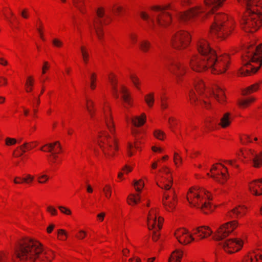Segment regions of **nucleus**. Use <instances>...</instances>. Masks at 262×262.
<instances>
[{"mask_svg": "<svg viewBox=\"0 0 262 262\" xmlns=\"http://www.w3.org/2000/svg\"><path fill=\"white\" fill-rule=\"evenodd\" d=\"M196 50L199 54L190 58V68L196 73L210 72L213 75L225 74L231 65L230 56L228 54L217 55L210 43L204 38L199 39Z\"/></svg>", "mask_w": 262, "mask_h": 262, "instance_id": "nucleus-1", "label": "nucleus"}, {"mask_svg": "<svg viewBox=\"0 0 262 262\" xmlns=\"http://www.w3.org/2000/svg\"><path fill=\"white\" fill-rule=\"evenodd\" d=\"M55 257L53 250L44 249L38 241L27 237L18 243L12 259L13 262H52Z\"/></svg>", "mask_w": 262, "mask_h": 262, "instance_id": "nucleus-2", "label": "nucleus"}, {"mask_svg": "<svg viewBox=\"0 0 262 262\" xmlns=\"http://www.w3.org/2000/svg\"><path fill=\"white\" fill-rule=\"evenodd\" d=\"M101 112L104 122L112 136L109 135L106 131L100 132L98 136V143L105 158L111 159L115 156L118 150V146L114 136L115 124L110 102L105 100L103 102Z\"/></svg>", "mask_w": 262, "mask_h": 262, "instance_id": "nucleus-3", "label": "nucleus"}, {"mask_svg": "<svg viewBox=\"0 0 262 262\" xmlns=\"http://www.w3.org/2000/svg\"><path fill=\"white\" fill-rule=\"evenodd\" d=\"M247 10L241 21V29L247 33H254L262 26V0H236Z\"/></svg>", "mask_w": 262, "mask_h": 262, "instance_id": "nucleus-4", "label": "nucleus"}, {"mask_svg": "<svg viewBox=\"0 0 262 262\" xmlns=\"http://www.w3.org/2000/svg\"><path fill=\"white\" fill-rule=\"evenodd\" d=\"M212 198L209 191L199 186L191 187L187 193V200L190 206L200 209L205 214L212 212L215 208Z\"/></svg>", "mask_w": 262, "mask_h": 262, "instance_id": "nucleus-5", "label": "nucleus"}, {"mask_svg": "<svg viewBox=\"0 0 262 262\" xmlns=\"http://www.w3.org/2000/svg\"><path fill=\"white\" fill-rule=\"evenodd\" d=\"M242 64L237 71V76H247L256 73L262 64V44L255 49L253 45L249 46L242 56Z\"/></svg>", "mask_w": 262, "mask_h": 262, "instance_id": "nucleus-6", "label": "nucleus"}, {"mask_svg": "<svg viewBox=\"0 0 262 262\" xmlns=\"http://www.w3.org/2000/svg\"><path fill=\"white\" fill-rule=\"evenodd\" d=\"M162 173L161 178L157 181V184L162 189L168 191L164 193L163 198V204L165 209L169 212L176 208L177 204V196L173 189H171L173 184V178L170 169L167 167H163L160 170Z\"/></svg>", "mask_w": 262, "mask_h": 262, "instance_id": "nucleus-7", "label": "nucleus"}, {"mask_svg": "<svg viewBox=\"0 0 262 262\" xmlns=\"http://www.w3.org/2000/svg\"><path fill=\"white\" fill-rule=\"evenodd\" d=\"M235 26L232 17L224 13H216L210 28V33L220 40H224L231 34Z\"/></svg>", "mask_w": 262, "mask_h": 262, "instance_id": "nucleus-8", "label": "nucleus"}, {"mask_svg": "<svg viewBox=\"0 0 262 262\" xmlns=\"http://www.w3.org/2000/svg\"><path fill=\"white\" fill-rule=\"evenodd\" d=\"M226 0H203L204 6L198 5L185 11L178 12L176 17L178 20L183 23L193 21L206 11V7L217 9L223 6Z\"/></svg>", "mask_w": 262, "mask_h": 262, "instance_id": "nucleus-9", "label": "nucleus"}, {"mask_svg": "<svg viewBox=\"0 0 262 262\" xmlns=\"http://www.w3.org/2000/svg\"><path fill=\"white\" fill-rule=\"evenodd\" d=\"M193 90H191L189 93V100L193 105H201L207 109L211 107V93L208 89L204 81L197 78L193 82Z\"/></svg>", "mask_w": 262, "mask_h": 262, "instance_id": "nucleus-10", "label": "nucleus"}, {"mask_svg": "<svg viewBox=\"0 0 262 262\" xmlns=\"http://www.w3.org/2000/svg\"><path fill=\"white\" fill-rule=\"evenodd\" d=\"M106 11V8L104 5H98L95 9L97 18L93 20L89 27L90 31H94L99 40H102L104 37L103 26H107L112 21L111 16H105Z\"/></svg>", "mask_w": 262, "mask_h": 262, "instance_id": "nucleus-11", "label": "nucleus"}, {"mask_svg": "<svg viewBox=\"0 0 262 262\" xmlns=\"http://www.w3.org/2000/svg\"><path fill=\"white\" fill-rule=\"evenodd\" d=\"M150 10L158 13L156 17L154 28L157 26L159 27L166 28L172 22L171 15L166 12L167 10H174V6L172 3H168L162 5H155L150 7Z\"/></svg>", "mask_w": 262, "mask_h": 262, "instance_id": "nucleus-12", "label": "nucleus"}, {"mask_svg": "<svg viewBox=\"0 0 262 262\" xmlns=\"http://www.w3.org/2000/svg\"><path fill=\"white\" fill-rule=\"evenodd\" d=\"M191 42L190 33L185 30H179L171 36L170 44L176 50L181 51L187 49Z\"/></svg>", "mask_w": 262, "mask_h": 262, "instance_id": "nucleus-13", "label": "nucleus"}, {"mask_svg": "<svg viewBox=\"0 0 262 262\" xmlns=\"http://www.w3.org/2000/svg\"><path fill=\"white\" fill-rule=\"evenodd\" d=\"M246 243L244 236L229 238L223 241L220 244L222 250L229 255L241 251Z\"/></svg>", "mask_w": 262, "mask_h": 262, "instance_id": "nucleus-14", "label": "nucleus"}, {"mask_svg": "<svg viewBox=\"0 0 262 262\" xmlns=\"http://www.w3.org/2000/svg\"><path fill=\"white\" fill-rule=\"evenodd\" d=\"M207 176L221 184H225L229 178L227 168L224 164L221 163L213 164L210 172L207 173Z\"/></svg>", "mask_w": 262, "mask_h": 262, "instance_id": "nucleus-15", "label": "nucleus"}, {"mask_svg": "<svg viewBox=\"0 0 262 262\" xmlns=\"http://www.w3.org/2000/svg\"><path fill=\"white\" fill-rule=\"evenodd\" d=\"M238 226V223L236 220L223 223L214 232V239L221 241L228 237Z\"/></svg>", "mask_w": 262, "mask_h": 262, "instance_id": "nucleus-16", "label": "nucleus"}, {"mask_svg": "<svg viewBox=\"0 0 262 262\" xmlns=\"http://www.w3.org/2000/svg\"><path fill=\"white\" fill-rule=\"evenodd\" d=\"M164 219L159 215V210L157 208L152 207L147 214V225L149 230L161 229Z\"/></svg>", "mask_w": 262, "mask_h": 262, "instance_id": "nucleus-17", "label": "nucleus"}, {"mask_svg": "<svg viewBox=\"0 0 262 262\" xmlns=\"http://www.w3.org/2000/svg\"><path fill=\"white\" fill-rule=\"evenodd\" d=\"M174 236L181 245L187 246L195 242L193 230L190 231L186 228H179L174 232Z\"/></svg>", "mask_w": 262, "mask_h": 262, "instance_id": "nucleus-18", "label": "nucleus"}, {"mask_svg": "<svg viewBox=\"0 0 262 262\" xmlns=\"http://www.w3.org/2000/svg\"><path fill=\"white\" fill-rule=\"evenodd\" d=\"M195 242H200L208 239L214 232L212 229L208 225H203L192 229Z\"/></svg>", "mask_w": 262, "mask_h": 262, "instance_id": "nucleus-19", "label": "nucleus"}, {"mask_svg": "<svg viewBox=\"0 0 262 262\" xmlns=\"http://www.w3.org/2000/svg\"><path fill=\"white\" fill-rule=\"evenodd\" d=\"M167 69L169 72L173 74L177 78H180L185 73V68L181 62L172 60L167 65Z\"/></svg>", "mask_w": 262, "mask_h": 262, "instance_id": "nucleus-20", "label": "nucleus"}, {"mask_svg": "<svg viewBox=\"0 0 262 262\" xmlns=\"http://www.w3.org/2000/svg\"><path fill=\"white\" fill-rule=\"evenodd\" d=\"M120 92L123 101L126 105V107H132L134 105V99L129 88L124 84L120 86Z\"/></svg>", "mask_w": 262, "mask_h": 262, "instance_id": "nucleus-21", "label": "nucleus"}, {"mask_svg": "<svg viewBox=\"0 0 262 262\" xmlns=\"http://www.w3.org/2000/svg\"><path fill=\"white\" fill-rule=\"evenodd\" d=\"M248 209L245 205H238L228 211L226 214L227 219L241 218L247 212Z\"/></svg>", "mask_w": 262, "mask_h": 262, "instance_id": "nucleus-22", "label": "nucleus"}, {"mask_svg": "<svg viewBox=\"0 0 262 262\" xmlns=\"http://www.w3.org/2000/svg\"><path fill=\"white\" fill-rule=\"evenodd\" d=\"M248 189L250 193L254 196L262 195V179L255 180L249 182Z\"/></svg>", "mask_w": 262, "mask_h": 262, "instance_id": "nucleus-23", "label": "nucleus"}, {"mask_svg": "<svg viewBox=\"0 0 262 262\" xmlns=\"http://www.w3.org/2000/svg\"><path fill=\"white\" fill-rule=\"evenodd\" d=\"M233 115L230 112L224 113L220 117L218 125L222 129L229 128L233 121Z\"/></svg>", "mask_w": 262, "mask_h": 262, "instance_id": "nucleus-24", "label": "nucleus"}, {"mask_svg": "<svg viewBox=\"0 0 262 262\" xmlns=\"http://www.w3.org/2000/svg\"><path fill=\"white\" fill-rule=\"evenodd\" d=\"M241 262H262V252H248L243 256Z\"/></svg>", "mask_w": 262, "mask_h": 262, "instance_id": "nucleus-25", "label": "nucleus"}, {"mask_svg": "<svg viewBox=\"0 0 262 262\" xmlns=\"http://www.w3.org/2000/svg\"><path fill=\"white\" fill-rule=\"evenodd\" d=\"M62 152V149L61 146H59V150H57V151L55 150L54 151L52 154L50 155L48 157V162L49 163L52 165H60L62 161V158L59 155Z\"/></svg>", "mask_w": 262, "mask_h": 262, "instance_id": "nucleus-26", "label": "nucleus"}, {"mask_svg": "<svg viewBox=\"0 0 262 262\" xmlns=\"http://www.w3.org/2000/svg\"><path fill=\"white\" fill-rule=\"evenodd\" d=\"M214 97L221 104H224L226 101V96L224 90L219 86H215L213 90Z\"/></svg>", "mask_w": 262, "mask_h": 262, "instance_id": "nucleus-27", "label": "nucleus"}, {"mask_svg": "<svg viewBox=\"0 0 262 262\" xmlns=\"http://www.w3.org/2000/svg\"><path fill=\"white\" fill-rule=\"evenodd\" d=\"M108 80L111 85L112 90L116 96L118 97L117 91H118V76L113 72H111L108 74Z\"/></svg>", "mask_w": 262, "mask_h": 262, "instance_id": "nucleus-28", "label": "nucleus"}, {"mask_svg": "<svg viewBox=\"0 0 262 262\" xmlns=\"http://www.w3.org/2000/svg\"><path fill=\"white\" fill-rule=\"evenodd\" d=\"M85 108L91 118H93L96 113V108L94 101L90 98L85 99Z\"/></svg>", "mask_w": 262, "mask_h": 262, "instance_id": "nucleus-29", "label": "nucleus"}, {"mask_svg": "<svg viewBox=\"0 0 262 262\" xmlns=\"http://www.w3.org/2000/svg\"><path fill=\"white\" fill-rule=\"evenodd\" d=\"M261 83L260 82L251 84L241 91V94L243 96L249 95L257 92L260 88Z\"/></svg>", "mask_w": 262, "mask_h": 262, "instance_id": "nucleus-30", "label": "nucleus"}, {"mask_svg": "<svg viewBox=\"0 0 262 262\" xmlns=\"http://www.w3.org/2000/svg\"><path fill=\"white\" fill-rule=\"evenodd\" d=\"M256 100L254 96H250L247 98L241 99L238 101V105L242 109H246L250 107Z\"/></svg>", "mask_w": 262, "mask_h": 262, "instance_id": "nucleus-31", "label": "nucleus"}, {"mask_svg": "<svg viewBox=\"0 0 262 262\" xmlns=\"http://www.w3.org/2000/svg\"><path fill=\"white\" fill-rule=\"evenodd\" d=\"M141 201V195L139 192H133L130 193L126 200V202L128 205L135 206L140 203Z\"/></svg>", "mask_w": 262, "mask_h": 262, "instance_id": "nucleus-32", "label": "nucleus"}, {"mask_svg": "<svg viewBox=\"0 0 262 262\" xmlns=\"http://www.w3.org/2000/svg\"><path fill=\"white\" fill-rule=\"evenodd\" d=\"M60 145H61L60 143L58 141H56L44 145L40 147V150L43 152L52 154L55 150L57 151V149L59 150Z\"/></svg>", "mask_w": 262, "mask_h": 262, "instance_id": "nucleus-33", "label": "nucleus"}, {"mask_svg": "<svg viewBox=\"0 0 262 262\" xmlns=\"http://www.w3.org/2000/svg\"><path fill=\"white\" fill-rule=\"evenodd\" d=\"M183 251L181 249H176L173 251L168 259V262H181L183 256Z\"/></svg>", "mask_w": 262, "mask_h": 262, "instance_id": "nucleus-34", "label": "nucleus"}, {"mask_svg": "<svg viewBox=\"0 0 262 262\" xmlns=\"http://www.w3.org/2000/svg\"><path fill=\"white\" fill-rule=\"evenodd\" d=\"M35 82V77L33 75H29L27 77L25 83V90L27 93H31L33 91Z\"/></svg>", "mask_w": 262, "mask_h": 262, "instance_id": "nucleus-35", "label": "nucleus"}, {"mask_svg": "<svg viewBox=\"0 0 262 262\" xmlns=\"http://www.w3.org/2000/svg\"><path fill=\"white\" fill-rule=\"evenodd\" d=\"M98 74L96 72H92L89 75V88L91 91L96 89L98 84Z\"/></svg>", "mask_w": 262, "mask_h": 262, "instance_id": "nucleus-36", "label": "nucleus"}, {"mask_svg": "<svg viewBox=\"0 0 262 262\" xmlns=\"http://www.w3.org/2000/svg\"><path fill=\"white\" fill-rule=\"evenodd\" d=\"M129 78L135 89L138 91H141L142 82L138 75L136 73H132L129 74Z\"/></svg>", "mask_w": 262, "mask_h": 262, "instance_id": "nucleus-37", "label": "nucleus"}, {"mask_svg": "<svg viewBox=\"0 0 262 262\" xmlns=\"http://www.w3.org/2000/svg\"><path fill=\"white\" fill-rule=\"evenodd\" d=\"M146 116L145 114L142 113L139 116L133 117L132 122L133 124L136 127H140L144 125L146 122Z\"/></svg>", "mask_w": 262, "mask_h": 262, "instance_id": "nucleus-38", "label": "nucleus"}, {"mask_svg": "<svg viewBox=\"0 0 262 262\" xmlns=\"http://www.w3.org/2000/svg\"><path fill=\"white\" fill-rule=\"evenodd\" d=\"M38 145V143L36 141H32L30 142H26L23 144L20 145L18 149L19 148L21 151L22 153L21 155H23L24 153H25L27 151H29L35 147H36Z\"/></svg>", "mask_w": 262, "mask_h": 262, "instance_id": "nucleus-39", "label": "nucleus"}, {"mask_svg": "<svg viewBox=\"0 0 262 262\" xmlns=\"http://www.w3.org/2000/svg\"><path fill=\"white\" fill-rule=\"evenodd\" d=\"M151 48V44L149 40L143 39L139 44V50L143 53L148 52Z\"/></svg>", "mask_w": 262, "mask_h": 262, "instance_id": "nucleus-40", "label": "nucleus"}, {"mask_svg": "<svg viewBox=\"0 0 262 262\" xmlns=\"http://www.w3.org/2000/svg\"><path fill=\"white\" fill-rule=\"evenodd\" d=\"M80 52L83 63L85 64H88L90 60L89 49L85 46H81L80 47Z\"/></svg>", "mask_w": 262, "mask_h": 262, "instance_id": "nucleus-41", "label": "nucleus"}, {"mask_svg": "<svg viewBox=\"0 0 262 262\" xmlns=\"http://www.w3.org/2000/svg\"><path fill=\"white\" fill-rule=\"evenodd\" d=\"M50 179V176L47 173L42 172L37 176V182L39 184L43 185L48 183Z\"/></svg>", "mask_w": 262, "mask_h": 262, "instance_id": "nucleus-42", "label": "nucleus"}, {"mask_svg": "<svg viewBox=\"0 0 262 262\" xmlns=\"http://www.w3.org/2000/svg\"><path fill=\"white\" fill-rule=\"evenodd\" d=\"M144 101L147 105L151 108L155 103V94L153 92H150L144 96Z\"/></svg>", "mask_w": 262, "mask_h": 262, "instance_id": "nucleus-43", "label": "nucleus"}, {"mask_svg": "<svg viewBox=\"0 0 262 262\" xmlns=\"http://www.w3.org/2000/svg\"><path fill=\"white\" fill-rule=\"evenodd\" d=\"M173 161L176 168L181 167L183 164L182 158L177 150L174 151Z\"/></svg>", "mask_w": 262, "mask_h": 262, "instance_id": "nucleus-44", "label": "nucleus"}, {"mask_svg": "<svg viewBox=\"0 0 262 262\" xmlns=\"http://www.w3.org/2000/svg\"><path fill=\"white\" fill-rule=\"evenodd\" d=\"M255 151L253 149H241L238 153L239 157H243L244 159H250L254 155Z\"/></svg>", "mask_w": 262, "mask_h": 262, "instance_id": "nucleus-45", "label": "nucleus"}, {"mask_svg": "<svg viewBox=\"0 0 262 262\" xmlns=\"http://www.w3.org/2000/svg\"><path fill=\"white\" fill-rule=\"evenodd\" d=\"M153 136L156 139L160 141H164L167 137L166 133L160 129H156L154 130Z\"/></svg>", "mask_w": 262, "mask_h": 262, "instance_id": "nucleus-46", "label": "nucleus"}, {"mask_svg": "<svg viewBox=\"0 0 262 262\" xmlns=\"http://www.w3.org/2000/svg\"><path fill=\"white\" fill-rule=\"evenodd\" d=\"M140 16L143 20L148 21V25L152 28H154L155 21L150 19V17L147 12L144 11H141L140 12Z\"/></svg>", "mask_w": 262, "mask_h": 262, "instance_id": "nucleus-47", "label": "nucleus"}, {"mask_svg": "<svg viewBox=\"0 0 262 262\" xmlns=\"http://www.w3.org/2000/svg\"><path fill=\"white\" fill-rule=\"evenodd\" d=\"M168 127L173 133H175L178 125V121L177 119L173 117L169 118L168 120Z\"/></svg>", "mask_w": 262, "mask_h": 262, "instance_id": "nucleus-48", "label": "nucleus"}, {"mask_svg": "<svg viewBox=\"0 0 262 262\" xmlns=\"http://www.w3.org/2000/svg\"><path fill=\"white\" fill-rule=\"evenodd\" d=\"M68 237V233L67 231L63 229L57 230V238L58 240L62 242L67 241Z\"/></svg>", "mask_w": 262, "mask_h": 262, "instance_id": "nucleus-49", "label": "nucleus"}, {"mask_svg": "<svg viewBox=\"0 0 262 262\" xmlns=\"http://www.w3.org/2000/svg\"><path fill=\"white\" fill-rule=\"evenodd\" d=\"M103 193L106 199H110L112 196V187L110 184H106L102 189Z\"/></svg>", "mask_w": 262, "mask_h": 262, "instance_id": "nucleus-50", "label": "nucleus"}, {"mask_svg": "<svg viewBox=\"0 0 262 262\" xmlns=\"http://www.w3.org/2000/svg\"><path fill=\"white\" fill-rule=\"evenodd\" d=\"M51 67V63L48 61H43L41 68V74L42 77L47 75L50 71Z\"/></svg>", "mask_w": 262, "mask_h": 262, "instance_id": "nucleus-51", "label": "nucleus"}, {"mask_svg": "<svg viewBox=\"0 0 262 262\" xmlns=\"http://www.w3.org/2000/svg\"><path fill=\"white\" fill-rule=\"evenodd\" d=\"M124 11L123 6L119 3H115L112 7V11L116 15L121 14Z\"/></svg>", "mask_w": 262, "mask_h": 262, "instance_id": "nucleus-52", "label": "nucleus"}, {"mask_svg": "<svg viewBox=\"0 0 262 262\" xmlns=\"http://www.w3.org/2000/svg\"><path fill=\"white\" fill-rule=\"evenodd\" d=\"M52 45L54 48L61 49L64 46L63 41L59 38H54L52 40Z\"/></svg>", "mask_w": 262, "mask_h": 262, "instance_id": "nucleus-53", "label": "nucleus"}, {"mask_svg": "<svg viewBox=\"0 0 262 262\" xmlns=\"http://www.w3.org/2000/svg\"><path fill=\"white\" fill-rule=\"evenodd\" d=\"M239 139L241 143L243 144L252 142V136H249L246 134H243L241 135Z\"/></svg>", "mask_w": 262, "mask_h": 262, "instance_id": "nucleus-54", "label": "nucleus"}, {"mask_svg": "<svg viewBox=\"0 0 262 262\" xmlns=\"http://www.w3.org/2000/svg\"><path fill=\"white\" fill-rule=\"evenodd\" d=\"M35 177L29 173H26L23 176V180L24 184H30L34 181Z\"/></svg>", "mask_w": 262, "mask_h": 262, "instance_id": "nucleus-55", "label": "nucleus"}, {"mask_svg": "<svg viewBox=\"0 0 262 262\" xmlns=\"http://www.w3.org/2000/svg\"><path fill=\"white\" fill-rule=\"evenodd\" d=\"M144 186V181L142 180H139L134 183V188L136 191V192H139L140 193L141 190Z\"/></svg>", "mask_w": 262, "mask_h": 262, "instance_id": "nucleus-56", "label": "nucleus"}, {"mask_svg": "<svg viewBox=\"0 0 262 262\" xmlns=\"http://www.w3.org/2000/svg\"><path fill=\"white\" fill-rule=\"evenodd\" d=\"M81 14H85L86 13V8L84 2L80 3L74 6Z\"/></svg>", "mask_w": 262, "mask_h": 262, "instance_id": "nucleus-57", "label": "nucleus"}, {"mask_svg": "<svg viewBox=\"0 0 262 262\" xmlns=\"http://www.w3.org/2000/svg\"><path fill=\"white\" fill-rule=\"evenodd\" d=\"M128 37L131 44L134 45L137 43L138 40V35L136 33H130L129 34Z\"/></svg>", "mask_w": 262, "mask_h": 262, "instance_id": "nucleus-58", "label": "nucleus"}, {"mask_svg": "<svg viewBox=\"0 0 262 262\" xmlns=\"http://www.w3.org/2000/svg\"><path fill=\"white\" fill-rule=\"evenodd\" d=\"M47 212L51 216H56L58 214L57 210L53 206L49 205L46 208Z\"/></svg>", "mask_w": 262, "mask_h": 262, "instance_id": "nucleus-59", "label": "nucleus"}, {"mask_svg": "<svg viewBox=\"0 0 262 262\" xmlns=\"http://www.w3.org/2000/svg\"><path fill=\"white\" fill-rule=\"evenodd\" d=\"M137 150L132 143H128L127 146V155L129 157L134 155Z\"/></svg>", "mask_w": 262, "mask_h": 262, "instance_id": "nucleus-60", "label": "nucleus"}, {"mask_svg": "<svg viewBox=\"0 0 262 262\" xmlns=\"http://www.w3.org/2000/svg\"><path fill=\"white\" fill-rule=\"evenodd\" d=\"M58 209L61 213L67 215H71L72 214V211L70 208L64 206H58Z\"/></svg>", "mask_w": 262, "mask_h": 262, "instance_id": "nucleus-61", "label": "nucleus"}, {"mask_svg": "<svg viewBox=\"0 0 262 262\" xmlns=\"http://www.w3.org/2000/svg\"><path fill=\"white\" fill-rule=\"evenodd\" d=\"M16 139L13 138L7 137L5 139V145L7 146L14 145L16 144Z\"/></svg>", "mask_w": 262, "mask_h": 262, "instance_id": "nucleus-62", "label": "nucleus"}, {"mask_svg": "<svg viewBox=\"0 0 262 262\" xmlns=\"http://www.w3.org/2000/svg\"><path fill=\"white\" fill-rule=\"evenodd\" d=\"M168 98L163 95L161 97V107L162 110H165L167 108L168 104L167 103Z\"/></svg>", "mask_w": 262, "mask_h": 262, "instance_id": "nucleus-63", "label": "nucleus"}, {"mask_svg": "<svg viewBox=\"0 0 262 262\" xmlns=\"http://www.w3.org/2000/svg\"><path fill=\"white\" fill-rule=\"evenodd\" d=\"M87 236V232L83 230H80L75 235V237L78 239H83Z\"/></svg>", "mask_w": 262, "mask_h": 262, "instance_id": "nucleus-64", "label": "nucleus"}]
</instances>
